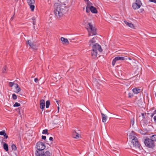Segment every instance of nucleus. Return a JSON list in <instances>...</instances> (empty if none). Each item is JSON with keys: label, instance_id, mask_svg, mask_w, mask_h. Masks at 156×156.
<instances>
[{"label": "nucleus", "instance_id": "nucleus-35", "mask_svg": "<svg viewBox=\"0 0 156 156\" xmlns=\"http://www.w3.org/2000/svg\"><path fill=\"white\" fill-rule=\"evenodd\" d=\"M12 97L14 100H16L17 99V96L15 94H13Z\"/></svg>", "mask_w": 156, "mask_h": 156}, {"label": "nucleus", "instance_id": "nucleus-3", "mask_svg": "<svg viewBox=\"0 0 156 156\" xmlns=\"http://www.w3.org/2000/svg\"><path fill=\"white\" fill-rule=\"evenodd\" d=\"M87 27L90 30V32L89 33V36L97 34L96 29L94 27H93V26L91 23H89Z\"/></svg>", "mask_w": 156, "mask_h": 156}, {"label": "nucleus", "instance_id": "nucleus-49", "mask_svg": "<svg viewBox=\"0 0 156 156\" xmlns=\"http://www.w3.org/2000/svg\"><path fill=\"white\" fill-rule=\"evenodd\" d=\"M33 24L34 25L36 24V21L35 20L33 21Z\"/></svg>", "mask_w": 156, "mask_h": 156}, {"label": "nucleus", "instance_id": "nucleus-14", "mask_svg": "<svg viewBox=\"0 0 156 156\" xmlns=\"http://www.w3.org/2000/svg\"><path fill=\"white\" fill-rule=\"evenodd\" d=\"M90 10L93 13H97L98 12L97 10L96 9L94 6H91V7H89Z\"/></svg>", "mask_w": 156, "mask_h": 156}, {"label": "nucleus", "instance_id": "nucleus-15", "mask_svg": "<svg viewBox=\"0 0 156 156\" xmlns=\"http://www.w3.org/2000/svg\"><path fill=\"white\" fill-rule=\"evenodd\" d=\"M129 139L132 140L133 138H136L135 136V133L133 131H132L131 133H130L129 135Z\"/></svg>", "mask_w": 156, "mask_h": 156}, {"label": "nucleus", "instance_id": "nucleus-45", "mask_svg": "<svg viewBox=\"0 0 156 156\" xmlns=\"http://www.w3.org/2000/svg\"><path fill=\"white\" fill-rule=\"evenodd\" d=\"M149 1L151 2H153L154 3L156 2V0H149Z\"/></svg>", "mask_w": 156, "mask_h": 156}, {"label": "nucleus", "instance_id": "nucleus-5", "mask_svg": "<svg viewBox=\"0 0 156 156\" xmlns=\"http://www.w3.org/2000/svg\"><path fill=\"white\" fill-rule=\"evenodd\" d=\"M35 154L36 156H51V153L49 151L43 152L42 153H40L39 151H36Z\"/></svg>", "mask_w": 156, "mask_h": 156}, {"label": "nucleus", "instance_id": "nucleus-36", "mask_svg": "<svg viewBox=\"0 0 156 156\" xmlns=\"http://www.w3.org/2000/svg\"><path fill=\"white\" fill-rule=\"evenodd\" d=\"M92 3L90 1H88L87 2V6H88V7H91V5H92Z\"/></svg>", "mask_w": 156, "mask_h": 156}, {"label": "nucleus", "instance_id": "nucleus-8", "mask_svg": "<svg viewBox=\"0 0 156 156\" xmlns=\"http://www.w3.org/2000/svg\"><path fill=\"white\" fill-rule=\"evenodd\" d=\"M127 59V58L123 57L117 56L115 57L113 60L112 62V65L114 66L116 62L118 60H125Z\"/></svg>", "mask_w": 156, "mask_h": 156}, {"label": "nucleus", "instance_id": "nucleus-40", "mask_svg": "<svg viewBox=\"0 0 156 156\" xmlns=\"http://www.w3.org/2000/svg\"><path fill=\"white\" fill-rule=\"evenodd\" d=\"M48 133V130L47 129H45L44 130L42 131L43 134H46Z\"/></svg>", "mask_w": 156, "mask_h": 156}, {"label": "nucleus", "instance_id": "nucleus-18", "mask_svg": "<svg viewBox=\"0 0 156 156\" xmlns=\"http://www.w3.org/2000/svg\"><path fill=\"white\" fill-rule=\"evenodd\" d=\"M124 23L128 26L129 27L131 28H133L134 27V25L132 23H129L126 21H124Z\"/></svg>", "mask_w": 156, "mask_h": 156}, {"label": "nucleus", "instance_id": "nucleus-1", "mask_svg": "<svg viewBox=\"0 0 156 156\" xmlns=\"http://www.w3.org/2000/svg\"><path fill=\"white\" fill-rule=\"evenodd\" d=\"M54 12L55 16L58 18H60L65 13L66 7L56 3L54 4Z\"/></svg>", "mask_w": 156, "mask_h": 156}, {"label": "nucleus", "instance_id": "nucleus-33", "mask_svg": "<svg viewBox=\"0 0 156 156\" xmlns=\"http://www.w3.org/2000/svg\"><path fill=\"white\" fill-rule=\"evenodd\" d=\"M20 105V103H18V102H16L13 105V107H19Z\"/></svg>", "mask_w": 156, "mask_h": 156}, {"label": "nucleus", "instance_id": "nucleus-24", "mask_svg": "<svg viewBox=\"0 0 156 156\" xmlns=\"http://www.w3.org/2000/svg\"><path fill=\"white\" fill-rule=\"evenodd\" d=\"M29 5L33 4L35 3V0H27Z\"/></svg>", "mask_w": 156, "mask_h": 156}, {"label": "nucleus", "instance_id": "nucleus-57", "mask_svg": "<svg viewBox=\"0 0 156 156\" xmlns=\"http://www.w3.org/2000/svg\"><path fill=\"white\" fill-rule=\"evenodd\" d=\"M59 107H58V110H59Z\"/></svg>", "mask_w": 156, "mask_h": 156}, {"label": "nucleus", "instance_id": "nucleus-25", "mask_svg": "<svg viewBox=\"0 0 156 156\" xmlns=\"http://www.w3.org/2000/svg\"><path fill=\"white\" fill-rule=\"evenodd\" d=\"M150 138L154 142V141L156 142V135H154L151 136Z\"/></svg>", "mask_w": 156, "mask_h": 156}, {"label": "nucleus", "instance_id": "nucleus-54", "mask_svg": "<svg viewBox=\"0 0 156 156\" xmlns=\"http://www.w3.org/2000/svg\"><path fill=\"white\" fill-rule=\"evenodd\" d=\"M56 102L58 104V101H56Z\"/></svg>", "mask_w": 156, "mask_h": 156}, {"label": "nucleus", "instance_id": "nucleus-48", "mask_svg": "<svg viewBox=\"0 0 156 156\" xmlns=\"http://www.w3.org/2000/svg\"><path fill=\"white\" fill-rule=\"evenodd\" d=\"M32 20L33 21L35 20H36V17H33L32 18Z\"/></svg>", "mask_w": 156, "mask_h": 156}, {"label": "nucleus", "instance_id": "nucleus-2", "mask_svg": "<svg viewBox=\"0 0 156 156\" xmlns=\"http://www.w3.org/2000/svg\"><path fill=\"white\" fill-rule=\"evenodd\" d=\"M131 143L133 146V147L134 149H136L134 150L137 151V150L140 149V145L136 138H133L132 140Z\"/></svg>", "mask_w": 156, "mask_h": 156}, {"label": "nucleus", "instance_id": "nucleus-42", "mask_svg": "<svg viewBox=\"0 0 156 156\" xmlns=\"http://www.w3.org/2000/svg\"><path fill=\"white\" fill-rule=\"evenodd\" d=\"M144 130H143L141 129V130H138V132L139 133L142 134V132H144Z\"/></svg>", "mask_w": 156, "mask_h": 156}, {"label": "nucleus", "instance_id": "nucleus-28", "mask_svg": "<svg viewBox=\"0 0 156 156\" xmlns=\"http://www.w3.org/2000/svg\"><path fill=\"white\" fill-rule=\"evenodd\" d=\"M50 105V101L49 100H48L46 102V107L47 108H49V105Z\"/></svg>", "mask_w": 156, "mask_h": 156}, {"label": "nucleus", "instance_id": "nucleus-4", "mask_svg": "<svg viewBox=\"0 0 156 156\" xmlns=\"http://www.w3.org/2000/svg\"><path fill=\"white\" fill-rule=\"evenodd\" d=\"M144 143L145 146L148 147L153 148L154 147V144L151 138L146 139Z\"/></svg>", "mask_w": 156, "mask_h": 156}, {"label": "nucleus", "instance_id": "nucleus-6", "mask_svg": "<svg viewBox=\"0 0 156 156\" xmlns=\"http://www.w3.org/2000/svg\"><path fill=\"white\" fill-rule=\"evenodd\" d=\"M36 147L38 150L40 151L44 149L45 146L44 143L41 141H39L37 143Z\"/></svg>", "mask_w": 156, "mask_h": 156}, {"label": "nucleus", "instance_id": "nucleus-10", "mask_svg": "<svg viewBox=\"0 0 156 156\" xmlns=\"http://www.w3.org/2000/svg\"><path fill=\"white\" fill-rule=\"evenodd\" d=\"M92 50L96 51H97V50H98L100 52H101L102 51L101 46L98 43H96V44L93 45V46H92Z\"/></svg>", "mask_w": 156, "mask_h": 156}, {"label": "nucleus", "instance_id": "nucleus-44", "mask_svg": "<svg viewBox=\"0 0 156 156\" xmlns=\"http://www.w3.org/2000/svg\"><path fill=\"white\" fill-rule=\"evenodd\" d=\"M46 139V136H42V139L43 140H45Z\"/></svg>", "mask_w": 156, "mask_h": 156}, {"label": "nucleus", "instance_id": "nucleus-30", "mask_svg": "<svg viewBox=\"0 0 156 156\" xmlns=\"http://www.w3.org/2000/svg\"><path fill=\"white\" fill-rule=\"evenodd\" d=\"M30 6V8L31 9V11H34L35 6L33 4L29 5Z\"/></svg>", "mask_w": 156, "mask_h": 156}, {"label": "nucleus", "instance_id": "nucleus-52", "mask_svg": "<svg viewBox=\"0 0 156 156\" xmlns=\"http://www.w3.org/2000/svg\"><path fill=\"white\" fill-rule=\"evenodd\" d=\"M154 114H156V110H155V111H154Z\"/></svg>", "mask_w": 156, "mask_h": 156}, {"label": "nucleus", "instance_id": "nucleus-58", "mask_svg": "<svg viewBox=\"0 0 156 156\" xmlns=\"http://www.w3.org/2000/svg\"><path fill=\"white\" fill-rule=\"evenodd\" d=\"M16 1H17L18 0H15Z\"/></svg>", "mask_w": 156, "mask_h": 156}, {"label": "nucleus", "instance_id": "nucleus-43", "mask_svg": "<svg viewBox=\"0 0 156 156\" xmlns=\"http://www.w3.org/2000/svg\"><path fill=\"white\" fill-rule=\"evenodd\" d=\"M38 81V79L37 78H35L34 79V81L36 83H37Z\"/></svg>", "mask_w": 156, "mask_h": 156}, {"label": "nucleus", "instance_id": "nucleus-34", "mask_svg": "<svg viewBox=\"0 0 156 156\" xmlns=\"http://www.w3.org/2000/svg\"><path fill=\"white\" fill-rule=\"evenodd\" d=\"M144 132H142V134L145 135L148 133V130L147 129H144Z\"/></svg>", "mask_w": 156, "mask_h": 156}, {"label": "nucleus", "instance_id": "nucleus-12", "mask_svg": "<svg viewBox=\"0 0 156 156\" xmlns=\"http://www.w3.org/2000/svg\"><path fill=\"white\" fill-rule=\"evenodd\" d=\"M45 107V101L42 99L40 101V108L43 111Z\"/></svg>", "mask_w": 156, "mask_h": 156}, {"label": "nucleus", "instance_id": "nucleus-29", "mask_svg": "<svg viewBox=\"0 0 156 156\" xmlns=\"http://www.w3.org/2000/svg\"><path fill=\"white\" fill-rule=\"evenodd\" d=\"M141 70V67H140V69L137 68V70L135 71V74H136V75H137L138 74V73Z\"/></svg>", "mask_w": 156, "mask_h": 156}, {"label": "nucleus", "instance_id": "nucleus-41", "mask_svg": "<svg viewBox=\"0 0 156 156\" xmlns=\"http://www.w3.org/2000/svg\"><path fill=\"white\" fill-rule=\"evenodd\" d=\"M142 116L143 118H145V115H146V113H141Z\"/></svg>", "mask_w": 156, "mask_h": 156}, {"label": "nucleus", "instance_id": "nucleus-21", "mask_svg": "<svg viewBox=\"0 0 156 156\" xmlns=\"http://www.w3.org/2000/svg\"><path fill=\"white\" fill-rule=\"evenodd\" d=\"M15 87H16V91L15 92L16 93H18L21 90L20 88L19 87L18 85L17 84H14Z\"/></svg>", "mask_w": 156, "mask_h": 156}, {"label": "nucleus", "instance_id": "nucleus-47", "mask_svg": "<svg viewBox=\"0 0 156 156\" xmlns=\"http://www.w3.org/2000/svg\"><path fill=\"white\" fill-rule=\"evenodd\" d=\"M49 140H50V141H52L53 140V138L52 137H50V138H49Z\"/></svg>", "mask_w": 156, "mask_h": 156}, {"label": "nucleus", "instance_id": "nucleus-16", "mask_svg": "<svg viewBox=\"0 0 156 156\" xmlns=\"http://www.w3.org/2000/svg\"><path fill=\"white\" fill-rule=\"evenodd\" d=\"M91 55L93 58H95L96 57L97 55V51L94 50H92V51L91 52Z\"/></svg>", "mask_w": 156, "mask_h": 156}, {"label": "nucleus", "instance_id": "nucleus-53", "mask_svg": "<svg viewBox=\"0 0 156 156\" xmlns=\"http://www.w3.org/2000/svg\"><path fill=\"white\" fill-rule=\"evenodd\" d=\"M84 1L86 2H87L89 1L88 0H84Z\"/></svg>", "mask_w": 156, "mask_h": 156}, {"label": "nucleus", "instance_id": "nucleus-26", "mask_svg": "<svg viewBox=\"0 0 156 156\" xmlns=\"http://www.w3.org/2000/svg\"><path fill=\"white\" fill-rule=\"evenodd\" d=\"M3 148L6 151H8V145L7 144L4 143V144Z\"/></svg>", "mask_w": 156, "mask_h": 156}, {"label": "nucleus", "instance_id": "nucleus-55", "mask_svg": "<svg viewBox=\"0 0 156 156\" xmlns=\"http://www.w3.org/2000/svg\"><path fill=\"white\" fill-rule=\"evenodd\" d=\"M154 115V114H152V115H151V116H152H152Z\"/></svg>", "mask_w": 156, "mask_h": 156}, {"label": "nucleus", "instance_id": "nucleus-51", "mask_svg": "<svg viewBox=\"0 0 156 156\" xmlns=\"http://www.w3.org/2000/svg\"><path fill=\"white\" fill-rule=\"evenodd\" d=\"M140 10H141V12H142L143 11H144V9H140Z\"/></svg>", "mask_w": 156, "mask_h": 156}, {"label": "nucleus", "instance_id": "nucleus-23", "mask_svg": "<svg viewBox=\"0 0 156 156\" xmlns=\"http://www.w3.org/2000/svg\"><path fill=\"white\" fill-rule=\"evenodd\" d=\"M61 40L62 42H64L66 44H68L69 43V42L68 40L67 39L65 38L64 37H62L61 38Z\"/></svg>", "mask_w": 156, "mask_h": 156}, {"label": "nucleus", "instance_id": "nucleus-19", "mask_svg": "<svg viewBox=\"0 0 156 156\" xmlns=\"http://www.w3.org/2000/svg\"><path fill=\"white\" fill-rule=\"evenodd\" d=\"M101 115L102 117V122H105L107 119V116L106 115H105L103 113H101Z\"/></svg>", "mask_w": 156, "mask_h": 156}, {"label": "nucleus", "instance_id": "nucleus-11", "mask_svg": "<svg viewBox=\"0 0 156 156\" xmlns=\"http://www.w3.org/2000/svg\"><path fill=\"white\" fill-rule=\"evenodd\" d=\"M96 39V37H93L92 39L90 40L88 44L90 46H93V45L94 44H96V41L95 40Z\"/></svg>", "mask_w": 156, "mask_h": 156}, {"label": "nucleus", "instance_id": "nucleus-7", "mask_svg": "<svg viewBox=\"0 0 156 156\" xmlns=\"http://www.w3.org/2000/svg\"><path fill=\"white\" fill-rule=\"evenodd\" d=\"M142 3L140 0H136V2L133 4L132 7L134 9H136L139 8Z\"/></svg>", "mask_w": 156, "mask_h": 156}, {"label": "nucleus", "instance_id": "nucleus-38", "mask_svg": "<svg viewBox=\"0 0 156 156\" xmlns=\"http://www.w3.org/2000/svg\"><path fill=\"white\" fill-rule=\"evenodd\" d=\"M128 98H131V97L133 96V94L132 93H128Z\"/></svg>", "mask_w": 156, "mask_h": 156}, {"label": "nucleus", "instance_id": "nucleus-20", "mask_svg": "<svg viewBox=\"0 0 156 156\" xmlns=\"http://www.w3.org/2000/svg\"><path fill=\"white\" fill-rule=\"evenodd\" d=\"M73 137L74 138L78 139L79 138V134L76 132H74L73 134Z\"/></svg>", "mask_w": 156, "mask_h": 156}, {"label": "nucleus", "instance_id": "nucleus-27", "mask_svg": "<svg viewBox=\"0 0 156 156\" xmlns=\"http://www.w3.org/2000/svg\"><path fill=\"white\" fill-rule=\"evenodd\" d=\"M7 69V67L6 66H5L2 69V73H6Z\"/></svg>", "mask_w": 156, "mask_h": 156}, {"label": "nucleus", "instance_id": "nucleus-9", "mask_svg": "<svg viewBox=\"0 0 156 156\" xmlns=\"http://www.w3.org/2000/svg\"><path fill=\"white\" fill-rule=\"evenodd\" d=\"M26 44L27 45H29L30 47L33 49L36 50L37 49V46L35 42H32L31 41L29 40L27 41Z\"/></svg>", "mask_w": 156, "mask_h": 156}, {"label": "nucleus", "instance_id": "nucleus-46", "mask_svg": "<svg viewBox=\"0 0 156 156\" xmlns=\"http://www.w3.org/2000/svg\"><path fill=\"white\" fill-rule=\"evenodd\" d=\"M154 122H156V116H155L154 117Z\"/></svg>", "mask_w": 156, "mask_h": 156}, {"label": "nucleus", "instance_id": "nucleus-31", "mask_svg": "<svg viewBox=\"0 0 156 156\" xmlns=\"http://www.w3.org/2000/svg\"><path fill=\"white\" fill-rule=\"evenodd\" d=\"M134 123V119L133 118L131 119L130 122V126H133Z\"/></svg>", "mask_w": 156, "mask_h": 156}, {"label": "nucleus", "instance_id": "nucleus-22", "mask_svg": "<svg viewBox=\"0 0 156 156\" xmlns=\"http://www.w3.org/2000/svg\"><path fill=\"white\" fill-rule=\"evenodd\" d=\"M140 90L139 89L135 88L133 89V91L135 94H137L140 92Z\"/></svg>", "mask_w": 156, "mask_h": 156}, {"label": "nucleus", "instance_id": "nucleus-17", "mask_svg": "<svg viewBox=\"0 0 156 156\" xmlns=\"http://www.w3.org/2000/svg\"><path fill=\"white\" fill-rule=\"evenodd\" d=\"M0 135L3 136L6 139H7L8 138V136L7 135L5 130L0 132Z\"/></svg>", "mask_w": 156, "mask_h": 156}, {"label": "nucleus", "instance_id": "nucleus-37", "mask_svg": "<svg viewBox=\"0 0 156 156\" xmlns=\"http://www.w3.org/2000/svg\"><path fill=\"white\" fill-rule=\"evenodd\" d=\"M90 10L89 9V7H88V6H87L86 7V12L87 13H89L90 12Z\"/></svg>", "mask_w": 156, "mask_h": 156}, {"label": "nucleus", "instance_id": "nucleus-13", "mask_svg": "<svg viewBox=\"0 0 156 156\" xmlns=\"http://www.w3.org/2000/svg\"><path fill=\"white\" fill-rule=\"evenodd\" d=\"M110 145L112 148L118 150L119 148L118 145L114 142H112Z\"/></svg>", "mask_w": 156, "mask_h": 156}, {"label": "nucleus", "instance_id": "nucleus-56", "mask_svg": "<svg viewBox=\"0 0 156 156\" xmlns=\"http://www.w3.org/2000/svg\"><path fill=\"white\" fill-rule=\"evenodd\" d=\"M34 29H35V27L34 26Z\"/></svg>", "mask_w": 156, "mask_h": 156}, {"label": "nucleus", "instance_id": "nucleus-59", "mask_svg": "<svg viewBox=\"0 0 156 156\" xmlns=\"http://www.w3.org/2000/svg\"><path fill=\"white\" fill-rule=\"evenodd\" d=\"M129 58V59H130V58Z\"/></svg>", "mask_w": 156, "mask_h": 156}, {"label": "nucleus", "instance_id": "nucleus-39", "mask_svg": "<svg viewBox=\"0 0 156 156\" xmlns=\"http://www.w3.org/2000/svg\"><path fill=\"white\" fill-rule=\"evenodd\" d=\"M14 84H14L13 83L11 82H10L9 83V87H12Z\"/></svg>", "mask_w": 156, "mask_h": 156}, {"label": "nucleus", "instance_id": "nucleus-32", "mask_svg": "<svg viewBox=\"0 0 156 156\" xmlns=\"http://www.w3.org/2000/svg\"><path fill=\"white\" fill-rule=\"evenodd\" d=\"M11 148H12V150H13L14 151L16 150L17 149L16 146L14 144H12V145Z\"/></svg>", "mask_w": 156, "mask_h": 156}, {"label": "nucleus", "instance_id": "nucleus-50", "mask_svg": "<svg viewBox=\"0 0 156 156\" xmlns=\"http://www.w3.org/2000/svg\"><path fill=\"white\" fill-rule=\"evenodd\" d=\"M13 16H14V15L13 16H12L11 19H10V20H11L12 21L13 20Z\"/></svg>", "mask_w": 156, "mask_h": 156}]
</instances>
